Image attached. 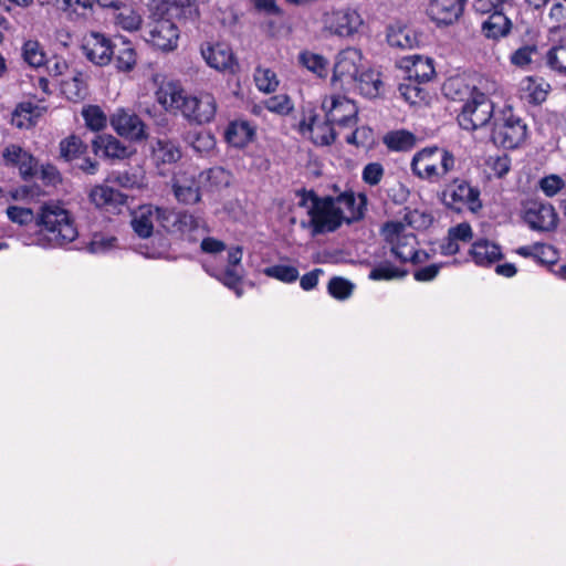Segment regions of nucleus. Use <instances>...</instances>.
<instances>
[{"label": "nucleus", "instance_id": "obj_15", "mask_svg": "<svg viewBox=\"0 0 566 566\" xmlns=\"http://www.w3.org/2000/svg\"><path fill=\"white\" fill-rule=\"evenodd\" d=\"M114 44L115 43L104 34L92 32L85 38L82 50L87 60L96 65L103 66L112 61Z\"/></svg>", "mask_w": 566, "mask_h": 566}, {"label": "nucleus", "instance_id": "obj_35", "mask_svg": "<svg viewBox=\"0 0 566 566\" xmlns=\"http://www.w3.org/2000/svg\"><path fill=\"white\" fill-rule=\"evenodd\" d=\"M407 274V270L396 266L389 261H384L369 272L368 277L373 281H392L403 279Z\"/></svg>", "mask_w": 566, "mask_h": 566}, {"label": "nucleus", "instance_id": "obj_37", "mask_svg": "<svg viewBox=\"0 0 566 566\" xmlns=\"http://www.w3.org/2000/svg\"><path fill=\"white\" fill-rule=\"evenodd\" d=\"M61 88L67 99L78 102L86 96V84L81 73L62 81Z\"/></svg>", "mask_w": 566, "mask_h": 566}, {"label": "nucleus", "instance_id": "obj_9", "mask_svg": "<svg viewBox=\"0 0 566 566\" xmlns=\"http://www.w3.org/2000/svg\"><path fill=\"white\" fill-rule=\"evenodd\" d=\"M381 234L390 251L401 263L408 262L411 252L416 249L417 238L413 233H406V227L401 222H386L381 228Z\"/></svg>", "mask_w": 566, "mask_h": 566}, {"label": "nucleus", "instance_id": "obj_57", "mask_svg": "<svg viewBox=\"0 0 566 566\" xmlns=\"http://www.w3.org/2000/svg\"><path fill=\"white\" fill-rule=\"evenodd\" d=\"M177 218L178 212L158 207V220H156L158 227L168 232H176Z\"/></svg>", "mask_w": 566, "mask_h": 566}, {"label": "nucleus", "instance_id": "obj_40", "mask_svg": "<svg viewBox=\"0 0 566 566\" xmlns=\"http://www.w3.org/2000/svg\"><path fill=\"white\" fill-rule=\"evenodd\" d=\"M154 153L165 164H172L181 158L180 148L169 139H158Z\"/></svg>", "mask_w": 566, "mask_h": 566}, {"label": "nucleus", "instance_id": "obj_6", "mask_svg": "<svg viewBox=\"0 0 566 566\" xmlns=\"http://www.w3.org/2000/svg\"><path fill=\"white\" fill-rule=\"evenodd\" d=\"M527 136L526 124L513 114L511 108L502 111L501 116L495 117L491 134L492 142L505 149L517 148Z\"/></svg>", "mask_w": 566, "mask_h": 566}, {"label": "nucleus", "instance_id": "obj_18", "mask_svg": "<svg viewBox=\"0 0 566 566\" xmlns=\"http://www.w3.org/2000/svg\"><path fill=\"white\" fill-rule=\"evenodd\" d=\"M201 54L207 64L218 71L234 73L238 70L233 52L226 43L208 44L201 49Z\"/></svg>", "mask_w": 566, "mask_h": 566}, {"label": "nucleus", "instance_id": "obj_47", "mask_svg": "<svg viewBox=\"0 0 566 566\" xmlns=\"http://www.w3.org/2000/svg\"><path fill=\"white\" fill-rule=\"evenodd\" d=\"M336 202V207H339L343 213L345 211L350 212V216L344 218L347 222H350L352 220H357L363 217V212L360 209H356V198L353 192H344L339 195L336 199H334Z\"/></svg>", "mask_w": 566, "mask_h": 566}, {"label": "nucleus", "instance_id": "obj_20", "mask_svg": "<svg viewBox=\"0 0 566 566\" xmlns=\"http://www.w3.org/2000/svg\"><path fill=\"white\" fill-rule=\"evenodd\" d=\"M92 147L96 155L102 153L108 159H126L134 153L130 147L108 134L97 135L92 142Z\"/></svg>", "mask_w": 566, "mask_h": 566}, {"label": "nucleus", "instance_id": "obj_21", "mask_svg": "<svg viewBox=\"0 0 566 566\" xmlns=\"http://www.w3.org/2000/svg\"><path fill=\"white\" fill-rule=\"evenodd\" d=\"M401 67L406 70L408 81H415L417 84L427 83L434 75L432 60L419 54L403 57Z\"/></svg>", "mask_w": 566, "mask_h": 566}, {"label": "nucleus", "instance_id": "obj_27", "mask_svg": "<svg viewBox=\"0 0 566 566\" xmlns=\"http://www.w3.org/2000/svg\"><path fill=\"white\" fill-rule=\"evenodd\" d=\"M470 255L480 266H489L503 258L501 247L486 239L475 241L470 249Z\"/></svg>", "mask_w": 566, "mask_h": 566}, {"label": "nucleus", "instance_id": "obj_2", "mask_svg": "<svg viewBox=\"0 0 566 566\" xmlns=\"http://www.w3.org/2000/svg\"><path fill=\"white\" fill-rule=\"evenodd\" d=\"M444 96L451 99H462L470 94V98L463 104L457 120L462 129L476 130L490 123L494 113L493 102L482 92L471 91L460 78H450L443 86Z\"/></svg>", "mask_w": 566, "mask_h": 566}, {"label": "nucleus", "instance_id": "obj_46", "mask_svg": "<svg viewBox=\"0 0 566 566\" xmlns=\"http://www.w3.org/2000/svg\"><path fill=\"white\" fill-rule=\"evenodd\" d=\"M256 87L264 93H272L276 90L279 81L276 74L270 69L258 67L254 72Z\"/></svg>", "mask_w": 566, "mask_h": 566}, {"label": "nucleus", "instance_id": "obj_26", "mask_svg": "<svg viewBox=\"0 0 566 566\" xmlns=\"http://www.w3.org/2000/svg\"><path fill=\"white\" fill-rule=\"evenodd\" d=\"M90 200L97 208L109 210L124 206L127 201V196L112 187L101 185L95 186L91 190Z\"/></svg>", "mask_w": 566, "mask_h": 566}, {"label": "nucleus", "instance_id": "obj_31", "mask_svg": "<svg viewBox=\"0 0 566 566\" xmlns=\"http://www.w3.org/2000/svg\"><path fill=\"white\" fill-rule=\"evenodd\" d=\"M184 142L198 154H206L216 146V139L207 130H189L184 135Z\"/></svg>", "mask_w": 566, "mask_h": 566}, {"label": "nucleus", "instance_id": "obj_51", "mask_svg": "<svg viewBox=\"0 0 566 566\" xmlns=\"http://www.w3.org/2000/svg\"><path fill=\"white\" fill-rule=\"evenodd\" d=\"M565 187V181L558 175H549L539 180V188L547 197H554Z\"/></svg>", "mask_w": 566, "mask_h": 566}, {"label": "nucleus", "instance_id": "obj_38", "mask_svg": "<svg viewBox=\"0 0 566 566\" xmlns=\"http://www.w3.org/2000/svg\"><path fill=\"white\" fill-rule=\"evenodd\" d=\"M545 61L553 72L566 75V43L553 45L546 52Z\"/></svg>", "mask_w": 566, "mask_h": 566}, {"label": "nucleus", "instance_id": "obj_55", "mask_svg": "<svg viewBox=\"0 0 566 566\" xmlns=\"http://www.w3.org/2000/svg\"><path fill=\"white\" fill-rule=\"evenodd\" d=\"M218 279L229 289L233 290L238 296L242 295L240 283L242 275L234 268H227Z\"/></svg>", "mask_w": 566, "mask_h": 566}, {"label": "nucleus", "instance_id": "obj_19", "mask_svg": "<svg viewBox=\"0 0 566 566\" xmlns=\"http://www.w3.org/2000/svg\"><path fill=\"white\" fill-rule=\"evenodd\" d=\"M302 133H310L311 139L315 145L329 146L336 139L334 124L325 117L324 122L318 120L317 115H310L300 124Z\"/></svg>", "mask_w": 566, "mask_h": 566}, {"label": "nucleus", "instance_id": "obj_28", "mask_svg": "<svg viewBox=\"0 0 566 566\" xmlns=\"http://www.w3.org/2000/svg\"><path fill=\"white\" fill-rule=\"evenodd\" d=\"M354 85L357 86L361 95L368 98H376L381 94L384 83L380 80L379 72L367 70L358 73Z\"/></svg>", "mask_w": 566, "mask_h": 566}, {"label": "nucleus", "instance_id": "obj_25", "mask_svg": "<svg viewBox=\"0 0 566 566\" xmlns=\"http://www.w3.org/2000/svg\"><path fill=\"white\" fill-rule=\"evenodd\" d=\"M513 23L506 15V12L502 10H494L489 17L482 22L481 31L482 34L491 40H500L510 34Z\"/></svg>", "mask_w": 566, "mask_h": 566}, {"label": "nucleus", "instance_id": "obj_56", "mask_svg": "<svg viewBox=\"0 0 566 566\" xmlns=\"http://www.w3.org/2000/svg\"><path fill=\"white\" fill-rule=\"evenodd\" d=\"M536 52V45H524L512 53L511 63L518 67H524L532 62V56Z\"/></svg>", "mask_w": 566, "mask_h": 566}, {"label": "nucleus", "instance_id": "obj_12", "mask_svg": "<svg viewBox=\"0 0 566 566\" xmlns=\"http://www.w3.org/2000/svg\"><path fill=\"white\" fill-rule=\"evenodd\" d=\"M324 28L338 36H352L363 24L360 14L350 8L328 11L323 18Z\"/></svg>", "mask_w": 566, "mask_h": 566}, {"label": "nucleus", "instance_id": "obj_62", "mask_svg": "<svg viewBox=\"0 0 566 566\" xmlns=\"http://www.w3.org/2000/svg\"><path fill=\"white\" fill-rule=\"evenodd\" d=\"M40 172V179L43 181L46 186H55L61 181V176L59 170L53 165H43L41 166Z\"/></svg>", "mask_w": 566, "mask_h": 566}, {"label": "nucleus", "instance_id": "obj_32", "mask_svg": "<svg viewBox=\"0 0 566 566\" xmlns=\"http://www.w3.org/2000/svg\"><path fill=\"white\" fill-rule=\"evenodd\" d=\"M112 59H114L116 67L119 71L128 72L133 70L136 64V52L129 42L120 40L119 44H114Z\"/></svg>", "mask_w": 566, "mask_h": 566}, {"label": "nucleus", "instance_id": "obj_63", "mask_svg": "<svg viewBox=\"0 0 566 566\" xmlns=\"http://www.w3.org/2000/svg\"><path fill=\"white\" fill-rule=\"evenodd\" d=\"M450 238L457 241L469 242L472 239V228L469 223H459L448 230Z\"/></svg>", "mask_w": 566, "mask_h": 566}, {"label": "nucleus", "instance_id": "obj_45", "mask_svg": "<svg viewBox=\"0 0 566 566\" xmlns=\"http://www.w3.org/2000/svg\"><path fill=\"white\" fill-rule=\"evenodd\" d=\"M22 55L30 66L39 67L45 63V54L38 41H27L22 48Z\"/></svg>", "mask_w": 566, "mask_h": 566}, {"label": "nucleus", "instance_id": "obj_16", "mask_svg": "<svg viewBox=\"0 0 566 566\" xmlns=\"http://www.w3.org/2000/svg\"><path fill=\"white\" fill-rule=\"evenodd\" d=\"M467 0H430L427 13L438 25H450L462 15Z\"/></svg>", "mask_w": 566, "mask_h": 566}, {"label": "nucleus", "instance_id": "obj_43", "mask_svg": "<svg viewBox=\"0 0 566 566\" xmlns=\"http://www.w3.org/2000/svg\"><path fill=\"white\" fill-rule=\"evenodd\" d=\"M115 19L116 23L127 31L137 30L142 24L140 14L129 7L119 8Z\"/></svg>", "mask_w": 566, "mask_h": 566}, {"label": "nucleus", "instance_id": "obj_59", "mask_svg": "<svg viewBox=\"0 0 566 566\" xmlns=\"http://www.w3.org/2000/svg\"><path fill=\"white\" fill-rule=\"evenodd\" d=\"M266 107L269 111L277 114H289L293 108L291 99L286 95L271 97L266 102Z\"/></svg>", "mask_w": 566, "mask_h": 566}, {"label": "nucleus", "instance_id": "obj_54", "mask_svg": "<svg viewBox=\"0 0 566 566\" xmlns=\"http://www.w3.org/2000/svg\"><path fill=\"white\" fill-rule=\"evenodd\" d=\"M298 198V207L306 209L310 216L323 198L318 197L313 190L300 189L295 192Z\"/></svg>", "mask_w": 566, "mask_h": 566}, {"label": "nucleus", "instance_id": "obj_44", "mask_svg": "<svg viewBox=\"0 0 566 566\" xmlns=\"http://www.w3.org/2000/svg\"><path fill=\"white\" fill-rule=\"evenodd\" d=\"M354 287L350 281L340 276H334L328 282L327 291L334 298L343 301L353 294Z\"/></svg>", "mask_w": 566, "mask_h": 566}, {"label": "nucleus", "instance_id": "obj_36", "mask_svg": "<svg viewBox=\"0 0 566 566\" xmlns=\"http://www.w3.org/2000/svg\"><path fill=\"white\" fill-rule=\"evenodd\" d=\"M298 62L318 77L327 76L328 61L323 55L304 51L298 54Z\"/></svg>", "mask_w": 566, "mask_h": 566}, {"label": "nucleus", "instance_id": "obj_29", "mask_svg": "<svg viewBox=\"0 0 566 566\" xmlns=\"http://www.w3.org/2000/svg\"><path fill=\"white\" fill-rule=\"evenodd\" d=\"M416 136L406 129H398L387 133L382 143L392 151H408L416 146Z\"/></svg>", "mask_w": 566, "mask_h": 566}, {"label": "nucleus", "instance_id": "obj_39", "mask_svg": "<svg viewBox=\"0 0 566 566\" xmlns=\"http://www.w3.org/2000/svg\"><path fill=\"white\" fill-rule=\"evenodd\" d=\"M263 274L286 284L294 283L300 277L298 270L293 265L286 264L266 266L263 269Z\"/></svg>", "mask_w": 566, "mask_h": 566}, {"label": "nucleus", "instance_id": "obj_58", "mask_svg": "<svg viewBox=\"0 0 566 566\" xmlns=\"http://www.w3.org/2000/svg\"><path fill=\"white\" fill-rule=\"evenodd\" d=\"M415 81H408V83H402L399 85V92L405 101L410 104H416L417 98H422V88Z\"/></svg>", "mask_w": 566, "mask_h": 566}, {"label": "nucleus", "instance_id": "obj_48", "mask_svg": "<svg viewBox=\"0 0 566 566\" xmlns=\"http://www.w3.org/2000/svg\"><path fill=\"white\" fill-rule=\"evenodd\" d=\"M202 220L200 218H197L187 211H179L176 232H179L180 234L191 233L199 229Z\"/></svg>", "mask_w": 566, "mask_h": 566}, {"label": "nucleus", "instance_id": "obj_11", "mask_svg": "<svg viewBox=\"0 0 566 566\" xmlns=\"http://www.w3.org/2000/svg\"><path fill=\"white\" fill-rule=\"evenodd\" d=\"M325 117L329 123L339 127H354L357 124L358 108L354 102L345 96H332L322 103Z\"/></svg>", "mask_w": 566, "mask_h": 566}, {"label": "nucleus", "instance_id": "obj_60", "mask_svg": "<svg viewBox=\"0 0 566 566\" xmlns=\"http://www.w3.org/2000/svg\"><path fill=\"white\" fill-rule=\"evenodd\" d=\"M489 165L494 175L499 178L504 177L511 169V158L507 155L491 157Z\"/></svg>", "mask_w": 566, "mask_h": 566}, {"label": "nucleus", "instance_id": "obj_41", "mask_svg": "<svg viewBox=\"0 0 566 566\" xmlns=\"http://www.w3.org/2000/svg\"><path fill=\"white\" fill-rule=\"evenodd\" d=\"M82 116L91 130H102L107 125V116L97 105H88L82 109Z\"/></svg>", "mask_w": 566, "mask_h": 566}, {"label": "nucleus", "instance_id": "obj_64", "mask_svg": "<svg viewBox=\"0 0 566 566\" xmlns=\"http://www.w3.org/2000/svg\"><path fill=\"white\" fill-rule=\"evenodd\" d=\"M324 274L323 269L316 268L300 277V285L304 291H312L316 287L318 279Z\"/></svg>", "mask_w": 566, "mask_h": 566}, {"label": "nucleus", "instance_id": "obj_14", "mask_svg": "<svg viewBox=\"0 0 566 566\" xmlns=\"http://www.w3.org/2000/svg\"><path fill=\"white\" fill-rule=\"evenodd\" d=\"M524 220L533 230L551 231L556 228L558 218L551 203L531 200L524 207Z\"/></svg>", "mask_w": 566, "mask_h": 566}, {"label": "nucleus", "instance_id": "obj_34", "mask_svg": "<svg viewBox=\"0 0 566 566\" xmlns=\"http://www.w3.org/2000/svg\"><path fill=\"white\" fill-rule=\"evenodd\" d=\"M199 180L207 184L211 190H220L230 185L231 174L222 167H212L200 172Z\"/></svg>", "mask_w": 566, "mask_h": 566}, {"label": "nucleus", "instance_id": "obj_30", "mask_svg": "<svg viewBox=\"0 0 566 566\" xmlns=\"http://www.w3.org/2000/svg\"><path fill=\"white\" fill-rule=\"evenodd\" d=\"M253 135L254 132L248 122H233L226 130L227 142L239 148L244 147L251 142Z\"/></svg>", "mask_w": 566, "mask_h": 566}, {"label": "nucleus", "instance_id": "obj_23", "mask_svg": "<svg viewBox=\"0 0 566 566\" xmlns=\"http://www.w3.org/2000/svg\"><path fill=\"white\" fill-rule=\"evenodd\" d=\"M422 34L408 25H390L387 31V42L392 48L411 50L423 42Z\"/></svg>", "mask_w": 566, "mask_h": 566}, {"label": "nucleus", "instance_id": "obj_17", "mask_svg": "<svg viewBox=\"0 0 566 566\" xmlns=\"http://www.w3.org/2000/svg\"><path fill=\"white\" fill-rule=\"evenodd\" d=\"M3 159L7 166H15L24 181L39 174L38 160L28 151L17 145H9L3 150Z\"/></svg>", "mask_w": 566, "mask_h": 566}, {"label": "nucleus", "instance_id": "obj_4", "mask_svg": "<svg viewBox=\"0 0 566 566\" xmlns=\"http://www.w3.org/2000/svg\"><path fill=\"white\" fill-rule=\"evenodd\" d=\"M182 14H185L184 6H179L176 1L158 3L153 12L154 21L149 24L148 41L164 51L175 49L179 33L174 19Z\"/></svg>", "mask_w": 566, "mask_h": 566}, {"label": "nucleus", "instance_id": "obj_33", "mask_svg": "<svg viewBox=\"0 0 566 566\" xmlns=\"http://www.w3.org/2000/svg\"><path fill=\"white\" fill-rule=\"evenodd\" d=\"M524 91L527 93L528 102L534 105H539L546 101L551 91L549 83L543 78L527 76L524 80Z\"/></svg>", "mask_w": 566, "mask_h": 566}, {"label": "nucleus", "instance_id": "obj_49", "mask_svg": "<svg viewBox=\"0 0 566 566\" xmlns=\"http://www.w3.org/2000/svg\"><path fill=\"white\" fill-rule=\"evenodd\" d=\"M7 216L12 222L20 226H27L33 221L36 222V214L29 208L10 206L7 209Z\"/></svg>", "mask_w": 566, "mask_h": 566}, {"label": "nucleus", "instance_id": "obj_61", "mask_svg": "<svg viewBox=\"0 0 566 566\" xmlns=\"http://www.w3.org/2000/svg\"><path fill=\"white\" fill-rule=\"evenodd\" d=\"M115 242L116 238L114 237L95 235L90 242L87 249L92 253H103L109 250Z\"/></svg>", "mask_w": 566, "mask_h": 566}, {"label": "nucleus", "instance_id": "obj_3", "mask_svg": "<svg viewBox=\"0 0 566 566\" xmlns=\"http://www.w3.org/2000/svg\"><path fill=\"white\" fill-rule=\"evenodd\" d=\"M36 224L53 247L67 244L78 235L73 216L60 202L43 203L36 213Z\"/></svg>", "mask_w": 566, "mask_h": 566}, {"label": "nucleus", "instance_id": "obj_7", "mask_svg": "<svg viewBox=\"0 0 566 566\" xmlns=\"http://www.w3.org/2000/svg\"><path fill=\"white\" fill-rule=\"evenodd\" d=\"M441 201L447 208L455 211H461L463 207H468L472 212L482 209L480 189L459 178L446 186L441 192Z\"/></svg>", "mask_w": 566, "mask_h": 566}, {"label": "nucleus", "instance_id": "obj_42", "mask_svg": "<svg viewBox=\"0 0 566 566\" xmlns=\"http://www.w3.org/2000/svg\"><path fill=\"white\" fill-rule=\"evenodd\" d=\"M86 150V146L83 144L80 137L70 136L60 143L61 156L67 160H76Z\"/></svg>", "mask_w": 566, "mask_h": 566}, {"label": "nucleus", "instance_id": "obj_24", "mask_svg": "<svg viewBox=\"0 0 566 566\" xmlns=\"http://www.w3.org/2000/svg\"><path fill=\"white\" fill-rule=\"evenodd\" d=\"M200 184V180H196L193 176L188 177L186 174L176 176L172 182L176 199L185 205L199 202L201 199Z\"/></svg>", "mask_w": 566, "mask_h": 566}, {"label": "nucleus", "instance_id": "obj_53", "mask_svg": "<svg viewBox=\"0 0 566 566\" xmlns=\"http://www.w3.org/2000/svg\"><path fill=\"white\" fill-rule=\"evenodd\" d=\"M373 139V130L367 126L355 128L350 134L345 137V140L349 145L367 146Z\"/></svg>", "mask_w": 566, "mask_h": 566}, {"label": "nucleus", "instance_id": "obj_5", "mask_svg": "<svg viewBox=\"0 0 566 566\" xmlns=\"http://www.w3.org/2000/svg\"><path fill=\"white\" fill-rule=\"evenodd\" d=\"M455 167V157L448 149L438 146L426 147L417 151L410 168L415 176L429 182H438Z\"/></svg>", "mask_w": 566, "mask_h": 566}, {"label": "nucleus", "instance_id": "obj_13", "mask_svg": "<svg viewBox=\"0 0 566 566\" xmlns=\"http://www.w3.org/2000/svg\"><path fill=\"white\" fill-rule=\"evenodd\" d=\"M361 59V52L355 48L340 51L336 56L332 81L340 82L342 85H354L360 70Z\"/></svg>", "mask_w": 566, "mask_h": 566}, {"label": "nucleus", "instance_id": "obj_8", "mask_svg": "<svg viewBox=\"0 0 566 566\" xmlns=\"http://www.w3.org/2000/svg\"><path fill=\"white\" fill-rule=\"evenodd\" d=\"M345 216L339 207H336V202L333 197H324L317 205V208L310 214L307 222L302 221L303 228H312V235H318L326 232H333L337 230Z\"/></svg>", "mask_w": 566, "mask_h": 566}, {"label": "nucleus", "instance_id": "obj_1", "mask_svg": "<svg viewBox=\"0 0 566 566\" xmlns=\"http://www.w3.org/2000/svg\"><path fill=\"white\" fill-rule=\"evenodd\" d=\"M156 99L166 111H180L185 118L199 125L210 123L217 113V102L212 94L189 96L171 83L158 88Z\"/></svg>", "mask_w": 566, "mask_h": 566}, {"label": "nucleus", "instance_id": "obj_22", "mask_svg": "<svg viewBox=\"0 0 566 566\" xmlns=\"http://www.w3.org/2000/svg\"><path fill=\"white\" fill-rule=\"evenodd\" d=\"M156 220H158V207L143 205L132 213L130 226L139 238L146 239L154 233Z\"/></svg>", "mask_w": 566, "mask_h": 566}, {"label": "nucleus", "instance_id": "obj_10", "mask_svg": "<svg viewBox=\"0 0 566 566\" xmlns=\"http://www.w3.org/2000/svg\"><path fill=\"white\" fill-rule=\"evenodd\" d=\"M112 128L125 139L140 143L148 138L147 126L134 112L119 107L111 116Z\"/></svg>", "mask_w": 566, "mask_h": 566}, {"label": "nucleus", "instance_id": "obj_50", "mask_svg": "<svg viewBox=\"0 0 566 566\" xmlns=\"http://www.w3.org/2000/svg\"><path fill=\"white\" fill-rule=\"evenodd\" d=\"M558 259V251L553 245L537 242V252L535 254V260L538 263L543 265L554 266L556 265Z\"/></svg>", "mask_w": 566, "mask_h": 566}, {"label": "nucleus", "instance_id": "obj_52", "mask_svg": "<svg viewBox=\"0 0 566 566\" xmlns=\"http://www.w3.org/2000/svg\"><path fill=\"white\" fill-rule=\"evenodd\" d=\"M384 167L380 163H369L363 169V180L369 186H377L384 177Z\"/></svg>", "mask_w": 566, "mask_h": 566}]
</instances>
